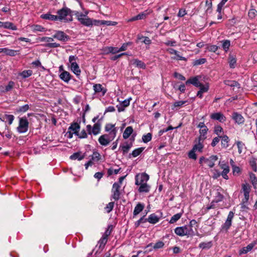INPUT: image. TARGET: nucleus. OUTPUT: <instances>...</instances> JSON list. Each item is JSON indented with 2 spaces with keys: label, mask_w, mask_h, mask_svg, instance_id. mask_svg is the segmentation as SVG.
Here are the masks:
<instances>
[{
  "label": "nucleus",
  "mask_w": 257,
  "mask_h": 257,
  "mask_svg": "<svg viewBox=\"0 0 257 257\" xmlns=\"http://www.w3.org/2000/svg\"><path fill=\"white\" fill-rule=\"evenodd\" d=\"M58 20L64 21L65 22L72 21L71 11L67 8H63L57 12Z\"/></svg>",
  "instance_id": "nucleus-1"
},
{
  "label": "nucleus",
  "mask_w": 257,
  "mask_h": 257,
  "mask_svg": "<svg viewBox=\"0 0 257 257\" xmlns=\"http://www.w3.org/2000/svg\"><path fill=\"white\" fill-rule=\"evenodd\" d=\"M193 232L192 228L189 227L187 225L177 227L175 229V233L180 236L191 235Z\"/></svg>",
  "instance_id": "nucleus-2"
},
{
  "label": "nucleus",
  "mask_w": 257,
  "mask_h": 257,
  "mask_svg": "<svg viewBox=\"0 0 257 257\" xmlns=\"http://www.w3.org/2000/svg\"><path fill=\"white\" fill-rule=\"evenodd\" d=\"M77 57L75 56H70L69 58V62L70 63V68L72 72L77 76L80 75L81 73L80 69L78 65L76 62Z\"/></svg>",
  "instance_id": "nucleus-3"
},
{
  "label": "nucleus",
  "mask_w": 257,
  "mask_h": 257,
  "mask_svg": "<svg viewBox=\"0 0 257 257\" xmlns=\"http://www.w3.org/2000/svg\"><path fill=\"white\" fill-rule=\"evenodd\" d=\"M75 15L77 19L81 23V24L86 26L92 25V21L87 17L86 14L77 12L75 14Z\"/></svg>",
  "instance_id": "nucleus-4"
},
{
  "label": "nucleus",
  "mask_w": 257,
  "mask_h": 257,
  "mask_svg": "<svg viewBox=\"0 0 257 257\" xmlns=\"http://www.w3.org/2000/svg\"><path fill=\"white\" fill-rule=\"evenodd\" d=\"M149 178V175L146 173L138 174L135 176V184L139 185L141 184L146 183Z\"/></svg>",
  "instance_id": "nucleus-5"
},
{
  "label": "nucleus",
  "mask_w": 257,
  "mask_h": 257,
  "mask_svg": "<svg viewBox=\"0 0 257 257\" xmlns=\"http://www.w3.org/2000/svg\"><path fill=\"white\" fill-rule=\"evenodd\" d=\"M126 175L120 177L119 178L118 182L113 183V188L115 189V191L113 192V199L115 200L118 199L119 197V189L120 188V185L121 184L122 182L123 181Z\"/></svg>",
  "instance_id": "nucleus-6"
},
{
  "label": "nucleus",
  "mask_w": 257,
  "mask_h": 257,
  "mask_svg": "<svg viewBox=\"0 0 257 257\" xmlns=\"http://www.w3.org/2000/svg\"><path fill=\"white\" fill-rule=\"evenodd\" d=\"M29 122L25 118H21L19 120V125L17 128L20 133H26L28 129Z\"/></svg>",
  "instance_id": "nucleus-7"
},
{
  "label": "nucleus",
  "mask_w": 257,
  "mask_h": 257,
  "mask_svg": "<svg viewBox=\"0 0 257 257\" xmlns=\"http://www.w3.org/2000/svg\"><path fill=\"white\" fill-rule=\"evenodd\" d=\"M52 37L53 38L63 42L67 41L69 39V37L61 31H56Z\"/></svg>",
  "instance_id": "nucleus-8"
},
{
  "label": "nucleus",
  "mask_w": 257,
  "mask_h": 257,
  "mask_svg": "<svg viewBox=\"0 0 257 257\" xmlns=\"http://www.w3.org/2000/svg\"><path fill=\"white\" fill-rule=\"evenodd\" d=\"M112 229L111 225H109L108 227V229L106 231L104 235H103L102 237L99 240L98 243H99V247L103 246L107 241V237L110 233L111 230Z\"/></svg>",
  "instance_id": "nucleus-9"
},
{
  "label": "nucleus",
  "mask_w": 257,
  "mask_h": 257,
  "mask_svg": "<svg viewBox=\"0 0 257 257\" xmlns=\"http://www.w3.org/2000/svg\"><path fill=\"white\" fill-rule=\"evenodd\" d=\"M204 140H202L200 138H197L195 140L196 144L193 146V149L195 151H198L200 152L202 151L203 148V143Z\"/></svg>",
  "instance_id": "nucleus-10"
},
{
  "label": "nucleus",
  "mask_w": 257,
  "mask_h": 257,
  "mask_svg": "<svg viewBox=\"0 0 257 257\" xmlns=\"http://www.w3.org/2000/svg\"><path fill=\"white\" fill-rule=\"evenodd\" d=\"M131 98L125 99L123 101H119V103L118 104L116 105V107L117 108L118 111H123L124 110V108L128 106L130 104Z\"/></svg>",
  "instance_id": "nucleus-11"
},
{
  "label": "nucleus",
  "mask_w": 257,
  "mask_h": 257,
  "mask_svg": "<svg viewBox=\"0 0 257 257\" xmlns=\"http://www.w3.org/2000/svg\"><path fill=\"white\" fill-rule=\"evenodd\" d=\"M256 244L255 242H252L248 244L246 246L242 247L239 250V254H246L250 251Z\"/></svg>",
  "instance_id": "nucleus-12"
},
{
  "label": "nucleus",
  "mask_w": 257,
  "mask_h": 257,
  "mask_svg": "<svg viewBox=\"0 0 257 257\" xmlns=\"http://www.w3.org/2000/svg\"><path fill=\"white\" fill-rule=\"evenodd\" d=\"M87 128L89 134H91L92 133L94 135L98 134L100 130V125L97 123H95L94 124L91 132L90 131L91 126L90 125H88L87 126Z\"/></svg>",
  "instance_id": "nucleus-13"
},
{
  "label": "nucleus",
  "mask_w": 257,
  "mask_h": 257,
  "mask_svg": "<svg viewBox=\"0 0 257 257\" xmlns=\"http://www.w3.org/2000/svg\"><path fill=\"white\" fill-rule=\"evenodd\" d=\"M221 168L223 169V171L221 173V175H222V177L227 180L228 179V177L227 176V174L229 172V166L226 164H222L220 166Z\"/></svg>",
  "instance_id": "nucleus-14"
},
{
  "label": "nucleus",
  "mask_w": 257,
  "mask_h": 257,
  "mask_svg": "<svg viewBox=\"0 0 257 257\" xmlns=\"http://www.w3.org/2000/svg\"><path fill=\"white\" fill-rule=\"evenodd\" d=\"M98 141L101 145L106 146L110 143V140L107 135H103L99 137Z\"/></svg>",
  "instance_id": "nucleus-15"
},
{
  "label": "nucleus",
  "mask_w": 257,
  "mask_h": 257,
  "mask_svg": "<svg viewBox=\"0 0 257 257\" xmlns=\"http://www.w3.org/2000/svg\"><path fill=\"white\" fill-rule=\"evenodd\" d=\"M228 63L231 68L235 67L236 63V58L235 55L232 53H230L228 57Z\"/></svg>",
  "instance_id": "nucleus-16"
},
{
  "label": "nucleus",
  "mask_w": 257,
  "mask_h": 257,
  "mask_svg": "<svg viewBox=\"0 0 257 257\" xmlns=\"http://www.w3.org/2000/svg\"><path fill=\"white\" fill-rule=\"evenodd\" d=\"M145 208V205L141 203H138L135 207L133 215L134 216L137 215L142 212Z\"/></svg>",
  "instance_id": "nucleus-17"
},
{
  "label": "nucleus",
  "mask_w": 257,
  "mask_h": 257,
  "mask_svg": "<svg viewBox=\"0 0 257 257\" xmlns=\"http://www.w3.org/2000/svg\"><path fill=\"white\" fill-rule=\"evenodd\" d=\"M192 84L196 87H199L201 86V83L199 81L197 77H194L190 78L186 81V84Z\"/></svg>",
  "instance_id": "nucleus-18"
},
{
  "label": "nucleus",
  "mask_w": 257,
  "mask_h": 257,
  "mask_svg": "<svg viewBox=\"0 0 257 257\" xmlns=\"http://www.w3.org/2000/svg\"><path fill=\"white\" fill-rule=\"evenodd\" d=\"M160 218L155 213L150 214L147 218L148 221L151 224H156L159 221Z\"/></svg>",
  "instance_id": "nucleus-19"
},
{
  "label": "nucleus",
  "mask_w": 257,
  "mask_h": 257,
  "mask_svg": "<svg viewBox=\"0 0 257 257\" xmlns=\"http://www.w3.org/2000/svg\"><path fill=\"white\" fill-rule=\"evenodd\" d=\"M224 198V195L217 190L215 193L214 199L212 201V203H217L221 202Z\"/></svg>",
  "instance_id": "nucleus-20"
},
{
  "label": "nucleus",
  "mask_w": 257,
  "mask_h": 257,
  "mask_svg": "<svg viewBox=\"0 0 257 257\" xmlns=\"http://www.w3.org/2000/svg\"><path fill=\"white\" fill-rule=\"evenodd\" d=\"M211 118L213 119L219 120L220 122H223L225 120V117L223 113H212Z\"/></svg>",
  "instance_id": "nucleus-21"
},
{
  "label": "nucleus",
  "mask_w": 257,
  "mask_h": 257,
  "mask_svg": "<svg viewBox=\"0 0 257 257\" xmlns=\"http://www.w3.org/2000/svg\"><path fill=\"white\" fill-rule=\"evenodd\" d=\"M232 118L238 124H241L244 122V118L240 113H233Z\"/></svg>",
  "instance_id": "nucleus-22"
},
{
  "label": "nucleus",
  "mask_w": 257,
  "mask_h": 257,
  "mask_svg": "<svg viewBox=\"0 0 257 257\" xmlns=\"http://www.w3.org/2000/svg\"><path fill=\"white\" fill-rule=\"evenodd\" d=\"M59 76L62 80L67 83H68L71 79L70 74L66 71L62 72Z\"/></svg>",
  "instance_id": "nucleus-23"
},
{
  "label": "nucleus",
  "mask_w": 257,
  "mask_h": 257,
  "mask_svg": "<svg viewBox=\"0 0 257 257\" xmlns=\"http://www.w3.org/2000/svg\"><path fill=\"white\" fill-rule=\"evenodd\" d=\"M230 140L228 136L226 135H224L221 136V146L223 148L226 149L229 146L228 143Z\"/></svg>",
  "instance_id": "nucleus-24"
},
{
  "label": "nucleus",
  "mask_w": 257,
  "mask_h": 257,
  "mask_svg": "<svg viewBox=\"0 0 257 257\" xmlns=\"http://www.w3.org/2000/svg\"><path fill=\"white\" fill-rule=\"evenodd\" d=\"M139 185H140L138 191L140 193H148L150 191V186L147 184V183H143Z\"/></svg>",
  "instance_id": "nucleus-25"
},
{
  "label": "nucleus",
  "mask_w": 257,
  "mask_h": 257,
  "mask_svg": "<svg viewBox=\"0 0 257 257\" xmlns=\"http://www.w3.org/2000/svg\"><path fill=\"white\" fill-rule=\"evenodd\" d=\"M133 128L131 126H127L123 133V138L124 139L128 138L133 133Z\"/></svg>",
  "instance_id": "nucleus-26"
},
{
  "label": "nucleus",
  "mask_w": 257,
  "mask_h": 257,
  "mask_svg": "<svg viewBox=\"0 0 257 257\" xmlns=\"http://www.w3.org/2000/svg\"><path fill=\"white\" fill-rule=\"evenodd\" d=\"M249 179L254 189H257V178L254 174L249 173Z\"/></svg>",
  "instance_id": "nucleus-27"
},
{
  "label": "nucleus",
  "mask_w": 257,
  "mask_h": 257,
  "mask_svg": "<svg viewBox=\"0 0 257 257\" xmlns=\"http://www.w3.org/2000/svg\"><path fill=\"white\" fill-rule=\"evenodd\" d=\"M41 17L45 20H49L51 21H57L58 20L57 16L53 15L47 13L46 14L42 15Z\"/></svg>",
  "instance_id": "nucleus-28"
},
{
  "label": "nucleus",
  "mask_w": 257,
  "mask_h": 257,
  "mask_svg": "<svg viewBox=\"0 0 257 257\" xmlns=\"http://www.w3.org/2000/svg\"><path fill=\"white\" fill-rule=\"evenodd\" d=\"M208 131L207 127L206 126L200 128L199 130V136L198 138L202 139V140H205L206 138V135Z\"/></svg>",
  "instance_id": "nucleus-29"
},
{
  "label": "nucleus",
  "mask_w": 257,
  "mask_h": 257,
  "mask_svg": "<svg viewBox=\"0 0 257 257\" xmlns=\"http://www.w3.org/2000/svg\"><path fill=\"white\" fill-rule=\"evenodd\" d=\"M133 61V64L137 67L144 69L146 68V64L142 61L138 59H134Z\"/></svg>",
  "instance_id": "nucleus-30"
},
{
  "label": "nucleus",
  "mask_w": 257,
  "mask_h": 257,
  "mask_svg": "<svg viewBox=\"0 0 257 257\" xmlns=\"http://www.w3.org/2000/svg\"><path fill=\"white\" fill-rule=\"evenodd\" d=\"M132 142H131L130 144L126 143L125 145L120 146V148H121V151H122L123 154L124 155L125 154H126L128 152L130 148L132 147Z\"/></svg>",
  "instance_id": "nucleus-31"
},
{
  "label": "nucleus",
  "mask_w": 257,
  "mask_h": 257,
  "mask_svg": "<svg viewBox=\"0 0 257 257\" xmlns=\"http://www.w3.org/2000/svg\"><path fill=\"white\" fill-rule=\"evenodd\" d=\"M212 246V242L211 241L204 242H201L199 245V247L203 249H208L211 248Z\"/></svg>",
  "instance_id": "nucleus-32"
},
{
  "label": "nucleus",
  "mask_w": 257,
  "mask_h": 257,
  "mask_svg": "<svg viewBox=\"0 0 257 257\" xmlns=\"http://www.w3.org/2000/svg\"><path fill=\"white\" fill-rule=\"evenodd\" d=\"M145 148L141 147L134 150L131 154H130V157L132 156L133 157H136L141 154V153L144 150Z\"/></svg>",
  "instance_id": "nucleus-33"
},
{
  "label": "nucleus",
  "mask_w": 257,
  "mask_h": 257,
  "mask_svg": "<svg viewBox=\"0 0 257 257\" xmlns=\"http://www.w3.org/2000/svg\"><path fill=\"white\" fill-rule=\"evenodd\" d=\"M80 128V126L78 123H74L71 124V125L69 127V130L71 131L74 133V134L77 135L78 131Z\"/></svg>",
  "instance_id": "nucleus-34"
},
{
  "label": "nucleus",
  "mask_w": 257,
  "mask_h": 257,
  "mask_svg": "<svg viewBox=\"0 0 257 257\" xmlns=\"http://www.w3.org/2000/svg\"><path fill=\"white\" fill-rule=\"evenodd\" d=\"M183 213H178L174 215L169 221V223L173 224L177 222L182 216Z\"/></svg>",
  "instance_id": "nucleus-35"
},
{
  "label": "nucleus",
  "mask_w": 257,
  "mask_h": 257,
  "mask_svg": "<svg viewBox=\"0 0 257 257\" xmlns=\"http://www.w3.org/2000/svg\"><path fill=\"white\" fill-rule=\"evenodd\" d=\"M3 28L9 29L13 30H16L17 29L16 26H15L12 23L9 22H4Z\"/></svg>",
  "instance_id": "nucleus-36"
},
{
  "label": "nucleus",
  "mask_w": 257,
  "mask_h": 257,
  "mask_svg": "<svg viewBox=\"0 0 257 257\" xmlns=\"http://www.w3.org/2000/svg\"><path fill=\"white\" fill-rule=\"evenodd\" d=\"M138 40H142V42L146 45H150L151 43V39L148 37L143 36H138Z\"/></svg>",
  "instance_id": "nucleus-37"
},
{
  "label": "nucleus",
  "mask_w": 257,
  "mask_h": 257,
  "mask_svg": "<svg viewBox=\"0 0 257 257\" xmlns=\"http://www.w3.org/2000/svg\"><path fill=\"white\" fill-rule=\"evenodd\" d=\"M250 166L252 169L253 171L255 172L257 171V166L256 163V159L254 158H252L249 161Z\"/></svg>",
  "instance_id": "nucleus-38"
},
{
  "label": "nucleus",
  "mask_w": 257,
  "mask_h": 257,
  "mask_svg": "<svg viewBox=\"0 0 257 257\" xmlns=\"http://www.w3.org/2000/svg\"><path fill=\"white\" fill-rule=\"evenodd\" d=\"M224 83L225 85L231 87L238 86L239 85V83L234 80H226L224 81Z\"/></svg>",
  "instance_id": "nucleus-39"
},
{
  "label": "nucleus",
  "mask_w": 257,
  "mask_h": 257,
  "mask_svg": "<svg viewBox=\"0 0 257 257\" xmlns=\"http://www.w3.org/2000/svg\"><path fill=\"white\" fill-rule=\"evenodd\" d=\"M18 51L14 50L9 49L8 48H5L4 53L7 55L14 56L17 55Z\"/></svg>",
  "instance_id": "nucleus-40"
},
{
  "label": "nucleus",
  "mask_w": 257,
  "mask_h": 257,
  "mask_svg": "<svg viewBox=\"0 0 257 257\" xmlns=\"http://www.w3.org/2000/svg\"><path fill=\"white\" fill-rule=\"evenodd\" d=\"M32 71L31 70H24L21 73H20V75L23 78H27L32 74Z\"/></svg>",
  "instance_id": "nucleus-41"
},
{
  "label": "nucleus",
  "mask_w": 257,
  "mask_h": 257,
  "mask_svg": "<svg viewBox=\"0 0 257 257\" xmlns=\"http://www.w3.org/2000/svg\"><path fill=\"white\" fill-rule=\"evenodd\" d=\"M222 47L225 51H227L230 46V42L229 40H225L222 42Z\"/></svg>",
  "instance_id": "nucleus-42"
},
{
  "label": "nucleus",
  "mask_w": 257,
  "mask_h": 257,
  "mask_svg": "<svg viewBox=\"0 0 257 257\" xmlns=\"http://www.w3.org/2000/svg\"><path fill=\"white\" fill-rule=\"evenodd\" d=\"M205 6L207 7L206 12L211 13L212 6V0H206L205 2Z\"/></svg>",
  "instance_id": "nucleus-43"
},
{
  "label": "nucleus",
  "mask_w": 257,
  "mask_h": 257,
  "mask_svg": "<svg viewBox=\"0 0 257 257\" xmlns=\"http://www.w3.org/2000/svg\"><path fill=\"white\" fill-rule=\"evenodd\" d=\"M242 187V190L244 193H249L250 191V186L247 184H242L241 185Z\"/></svg>",
  "instance_id": "nucleus-44"
},
{
  "label": "nucleus",
  "mask_w": 257,
  "mask_h": 257,
  "mask_svg": "<svg viewBox=\"0 0 257 257\" xmlns=\"http://www.w3.org/2000/svg\"><path fill=\"white\" fill-rule=\"evenodd\" d=\"M70 158L72 160H81L83 159V156H81L79 153H75L70 157Z\"/></svg>",
  "instance_id": "nucleus-45"
},
{
  "label": "nucleus",
  "mask_w": 257,
  "mask_h": 257,
  "mask_svg": "<svg viewBox=\"0 0 257 257\" xmlns=\"http://www.w3.org/2000/svg\"><path fill=\"white\" fill-rule=\"evenodd\" d=\"M152 134L150 133L144 135L142 137L143 141L145 143L150 142L152 139Z\"/></svg>",
  "instance_id": "nucleus-46"
},
{
  "label": "nucleus",
  "mask_w": 257,
  "mask_h": 257,
  "mask_svg": "<svg viewBox=\"0 0 257 257\" xmlns=\"http://www.w3.org/2000/svg\"><path fill=\"white\" fill-rule=\"evenodd\" d=\"M32 29L34 32H42L44 28L40 25H33L32 26Z\"/></svg>",
  "instance_id": "nucleus-47"
},
{
  "label": "nucleus",
  "mask_w": 257,
  "mask_h": 257,
  "mask_svg": "<svg viewBox=\"0 0 257 257\" xmlns=\"http://www.w3.org/2000/svg\"><path fill=\"white\" fill-rule=\"evenodd\" d=\"M164 245V243L162 241H159L156 242L153 246L155 249H157L162 248Z\"/></svg>",
  "instance_id": "nucleus-48"
},
{
  "label": "nucleus",
  "mask_w": 257,
  "mask_h": 257,
  "mask_svg": "<svg viewBox=\"0 0 257 257\" xmlns=\"http://www.w3.org/2000/svg\"><path fill=\"white\" fill-rule=\"evenodd\" d=\"M231 221L226 220L225 223L222 226V228L224 229L227 231L231 226Z\"/></svg>",
  "instance_id": "nucleus-49"
},
{
  "label": "nucleus",
  "mask_w": 257,
  "mask_h": 257,
  "mask_svg": "<svg viewBox=\"0 0 257 257\" xmlns=\"http://www.w3.org/2000/svg\"><path fill=\"white\" fill-rule=\"evenodd\" d=\"M221 139V136H218V137H217L213 138V139L211 143V146L213 147H215L219 142Z\"/></svg>",
  "instance_id": "nucleus-50"
},
{
  "label": "nucleus",
  "mask_w": 257,
  "mask_h": 257,
  "mask_svg": "<svg viewBox=\"0 0 257 257\" xmlns=\"http://www.w3.org/2000/svg\"><path fill=\"white\" fill-rule=\"evenodd\" d=\"M174 129V127H173L171 125H170L168 127L166 128H164V129H162V130H161L159 132V135L160 136H162L164 133H166L169 131H170V130H172Z\"/></svg>",
  "instance_id": "nucleus-51"
},
{
  "label": "nucleus",
  "mask_w": 257,
  "mask_h": 257,
  "mask_svg": "<svg viewBox=\"0 0 257 257\" xmlns=\"http://www.w3.org/2000/svg\"><path fill=\"white\" fill-rule=\"evenodd\" d=\"M146 17V14L144 13L140 14L137 16L134 17L132 19V21H136L138 20H142L144 19Z\"/></svg>",
  "instance_id": "nucleus-52"
},
{
  "label": "nucleus",
  "mask_w": 257,
  "mask_h": 257,
  "mask_svg": "<svg viewBox=\"0 0 257 257\" xmlns=\"http://www.w3.org/2000/svg\"><path fill=\"white\" fill-rule=\"evenodd\" d=\"M195 151L193 149L188 153V157L190 159L196 160L197 159V156L195 154Z\"/></svg>",
  "instance_id": "nucleus-53"
},
{
  "label": "nucleus",
  "mask_w": 257,
  "mask_h": 257,
  "mask_svg": "<svg viewBox=\"0 0 257 257\" xmlns=\"http://www.w3.org/2000/svg\"><path fill=\"white\" fill-rule=\"evenodd\" d=\"M240 169L239 167L234 166L232 167V173L233 175H238L240 173Z\"/></svg>",
  "instance_id": "nucleus-54"
},
{
  "label": "nucleus",
  "mask_w": 257,
  "mask_h": 257,
  "mask_svg": "<svg viewBox=\"0 0 257 257\" xmlns=\"http://www.w3.org/2000/svg\"><path fill=\"white\" fill-rule=\"evenodd\" d=\"M236 144L238 148V152L239 154H241L242 153V149L244 146V144L240 141H237Z\"/></svg>",
  "instance_id": "nucleus-55"
},
{
  "label": "nucleus",
  "mask_w": 257,
  "mask_h": 257,
  "mask_svg": "<svg viewBox=\"0 0 257 257\" xmlns=\"http://www.w3.org/2000/svg\"><path fill=\"white\" fill-rule=\"evenodd\" d=\"M222 132L223 129L220 125L215 126L214 132L215 134L219 136L220 134Z\"/></svg>",
  "instance_id": "nucleus-56"
},
{
  "label": "nucleus",
  "mask_w": 257,
  "mask_h": 257,
  "mask_svg": "<svg viewBox=\"0 0 257 257\" xmlns=\"http://www.w3.org/2000/svg\"><path fill=\"white\" fill-rule=\"evenodd\" d=\"M93 89L95 92H99L102 90V85L99 84L93 85Z\"/></svg>",
  "instance_id": "nucleus-57"
},
{
  "label": "nucleus",
  "mask_w": 257,
  "mask_h": 257,
  "mask_svg": "<svg viewBox=\"0 0 257 257\" xmlns=\"http://www.w3.org/2000/svg\"><path fill=\"white\" fill-rule=\"evenodd\" d=\"M257 12L254 9H251L248 12V16L251 19L254 18L256 15Z\"/></svg>",
  "instance_id": "nucleus-58"
},
{
  "label": "nucleus",
  "mask_w": 257,
  "mask_h": 257,
  "mask_svg": "<svg viewBox=\"0 0 257 257\" xmlns=\"http://www.w3.org/2000/svg\"><path fill=\"white\" fill-rule=\"evenodd\" d=\"M60 44L56 43H49L45 45L46 47L49 48H57L60 47Z\"/></svg>",
  "instance_id": "nucleus-59"
},
{
  "label": "nucleus",
  "mask_w": 257,
  "mask_h": 257,
  "mask_svg": "<svg viewBox=\"0 0 257 257\" xmlns=\"http://www.w3.org/2000/svg\"><path fill=\"white\" fill-rule=\"evenodd\" d=\"M206 62V59L204 58L199 59L198 60H196L194 62V65H198L200 64H204Z\"/></svg>",
  "instance_id": "nucleus-60"
},
{
  "label": "nucleus",
  "mask_w": 257,
  "mask_h": 257,
  "mask_svg": "<svg viewBox=\"0 0 257 257\" xmlns=\"http://www.w3.org/2000/svg\"><path fill=\"white\" fill-rule=\"evenodd\" d=\"M40 40L42 42H49V43L53 41L54 40H53V37L51 38V37H43L41 38Z\"/></svg>",
  "instance_id": "nucleus-61"
},
{
  "label": "nucleus",
  "mask_w": 257,
  "mask_h": 257,
  "mask_svg": "<svg viewBox=\"0 0 257 257\" xmlns=\"http://www.w3.org/2000/svg\"><path fill=\"white\" fill-rule=\"evenodd\" d=\"M92 159L94 161H98L100 159V155L97 152H94L92 155Z\"/></svg>",
  "instance_id": "nucleus-62"
},
{
  "label": "nucleus",
  "mask_w": 257,
  "mask_h": 257,
  "mask_svg": "<svg viewBox=\"0 0 257 257\" xmlns=\"http://www.w3.org/2000/svg\"><path fill=\"white\" fill-rule=\"evenodd\" d=\"M207 49L210 52H215L218 50V47L216 45H211L208 46Z\"/></svg>",
  "instance_id": "nucleus-63"
},
{
  "label": "nucleus",
  "mask_w": 257,
  "mask_h": 257,
  "mask_svg": "<svg viewBox=\"0 0 257 257\" xmlns=\"http://www.w3.org/2000/svg\"><path fill=\"white\" fill-rule=\"evenodd\" d=\"M77 135L79 137V138L81 139L85 138L87 137V134L85 131L84 130L81 131L79 134L78 133Z\"/></svg>",
  "instance_id": "nucleus-64"
}]
</instances>
